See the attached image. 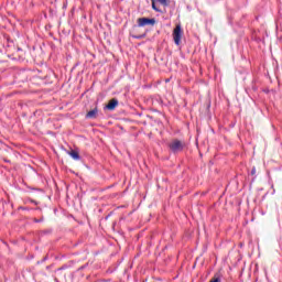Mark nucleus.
I'll use <instances>...</instances> for the list:
<instances>
[{
	"instance_id": "obj_1",
	"label": "nucleus",
	"mask_w": 282,
	"mask_h": 282,
	"mask_svg": "<svg viewBox=\"0 0 282 282\" xmlns=\"http://www.w3.org/2000/svg\"><path fill=\"white\" fill-rule=\"evenodd\" d=\"M169 149L172 151V153H180L184 151V141H181L180 139H173L169 143Z\"/></svg>"
},
{
	"instance_id": "obj_2",
	"label": "nucleus",
	"mask_w": 282,
	"mask_h": 282,
	"mask_svg": "<svg viewBox=\"0 0 282 282\" xmlns=\"http://www.w3.org/2000/svg\"><path fill=\"white\" fill-rule=\"evenodd\" d=\"M173 39L175 45H180L182 43V25H176L175 29L173 30Z\"/></svg>"
},
{
	"instance_id": "obj_3",
	"label": "nucleus",
	"mask_w": 282,
	"mask_h": 282,
	"mask_svg": "<svg viewBox=\"0 0 282 282\" xmlns=\"http://www.w3.org/2000/svg\"><path fill=\"white\" fill-rule=\"evenodd\" d=\"M139 28H144L145 25H155V19L151 18H139L137 20Z\"/></svg>"
},
{
	"instance_id": "obj_4",
	"label": "nucleus",
	"mask_w": 282,
	"mask_h": 282,
	"mask_svg": "<svg viewBox=\"0 0 282 282\" xmlns=\"http://www.w3.org/2000/svg\"><path fill=\"white\" fill-rule=\"evenodd\" d=\"M86 118L90 119V120H94V119L98 118V107H95L93 110H89L86 113Z\"/></svg>"
},
{
	"instance_id": "obj_5",
	"label": "nucleus",
	"mask_w": 282,
	"mask_h": 282,
	"mask_svg": "<svg viewBox=\"0 0 282 282\" xmlns=\"http://www.w3.org/2000/svg\"><path fill=\"white\" fill-rule=\"evenodd\" d=\"M116 107H118V99L113 98L108 102V105L106 106V109H108L109 111H113Z\"/></svg>"
},
{
	"instance_id": "obj_6",
	"label": "nucleus",
	"mask_w": 282,
	"mask_h": 282,
	"mask_svg": "<svg viewBox=\"0 0 282 282\" xmlns=\"http://www.w3.org/2000/svg\"><path fill=\"white\" fill-rule=\"evenodd\" d=\"M69 155H70V158H73V160H80V154H78L77 151H74V150L70 151Z\"/></svg>"
},
{
	"instance_id": "obj_7",
	"label": "nucleus",
	"mask_w": 282,
	"mask_h": 282,
	"mask_svg": "<svg viewBox=\"0 0 282 282\" xmlns=\"http://www.w3.org/2000/svg\"><path fill=\"white\" fill-rule=\"evenodd\" d=\"M209 282H221V279H219V276L215 275Z\"/></svg>"
},
{
	"instance_id": "obj_8",
	"label": "nucleus",
	"mask_w": 282,
	"mask_h": 282,
	"mask_svg": "<svg viewBox=\"0 0 282 282\" xmlns=\"http://www.w3.org/2000/svg\"><path fill=\"white\" fill-rule=\"evenodd\" d=\"M152 9L155 10V12H160V9L155 7V0H152Z\"/></svg>"
},
{
	"instance_id": "obj_9",
	"label": "nucleus",
	"mask_w": 282,
	"mask_h": 282,
	"mask_svg": "<svg viewBox=\"0 0 282 282\" xmlns=\"http://www.w3.org/2000/svg\"><path fill=\"white\" fill-rule=\"evenodd\" d=\"M162 6H169V0H159Z\"/></svg>"
},
{
	"instance_id": "obj_10",
	"label": "nucleus",
	"mask_w": 282,
	"mask_h": 282,
	"mask_svg": "<svg viewBox=\"0 0 282 282\" xmlns=\"http://www.w3.org/2000/svg\"><path fill=\"white\" fill-rule=\"evenodd\" d=\"M251 175H257V167H252Z\"/></svg>"
},
{
	"instance_id": "obj_11",
	"label": "nucleus",
	"mask_w": 282,
	"mask_h": 282,
	"mask_svg": "<svg viewBox=\"0 0 282 282\" xmlns=\"http://www.w3.org/2000/svg\"><path fill=\"white\" fill-rule=\"evenodd\" d=\"M143 37H144V35L135 36V39H143Z\"/></svg>"
}]
</instances>
